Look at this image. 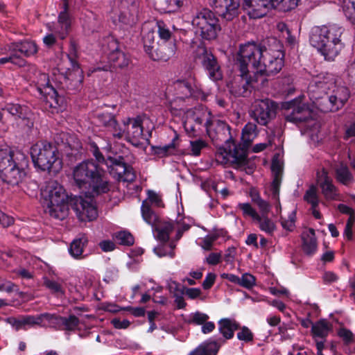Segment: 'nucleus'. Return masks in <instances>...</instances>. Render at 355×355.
<instances>
[{
	"mask_svg": "<svg viewBox=\"0 0 355 355\" xmlns=\"http://www.w3.org/2000/svg\"><path fill=\"white\" fill-rule=\"evenodd\" d=\"M73 175L79 189H87L85 198L79 196L73 199V209L80 220H93L98 213L92 198L107 193L111 188L106 172L91 159L78 164L73 169Z\"/></svg>",
	"mask_w": 355,
	"mask_h": 355,
	"instance_id": "1",
	"label": "nucleus"
},
{
	"mask_svg": "<svg viewBox=\"0 0 355 355\" xmlns=\"http://www.w3.org/2000/svg\"><path fill=\"white\" fill-rule=\"evenodd\" d=\"M270 44L248 42L241 45L236 57V64L245 73L247 65L261 67L268 75L274 76L284 66L283 53L279 42L275 38L268 41Z\"/></svg>",
	"mask_w": 355,
	"mask_h": 355,
	"instance_id": "2",
	"label": "nucleus"
},
{
	"mask_svg": "<svg viewBox=\"0 0 355 355\" xmlns=\"http://www.w3.org/2000/svg\"><path fill=\"white\" fill-rule=\"evenodd\" d=\"M344 28L336 24L315 26L310 33L311 44L325 60L333 61L345 47Z\"/></svg>",
	"mask_w": 355,
	"mask_h": 355,
	"instance_id": "3",
	"label": "nucleus"
},
{
	"mask_svg": "<svg viewBox=\"0 0 355 355\" xmlns=\"http://www.w3.org/2000/svg\"><path fill=\"white\" fill-rule=\"evenodd\" d=\"M45 211L58 220H64L69 214V196L55 180L48 181L41 189Z\"/></svg>",
	"mask_w": 355,
	"mask_h": 355,
	"instance_id": "4",
	"label": "nucleus"
},
{
	"mask_svg": "<svg viewBox=\"0 0 355 355\" xmlns=\"http://www.w3.org/2000/svg\"><path fill=\"white\" fill-rule=\"evenodd\" d=\"M31 155L35 166L41 171L57 173L62 168L59 151L51 143H36L31 148Z\"/></svg>",
	"mask_w": 355,
	"mask_h": 355,
	"instance_id": "5",
	"label": "nucleus"
},
{
	"mask_svg": "<svg viewBox=\"0 0 355 355\" xmlns=\"http://www.w3.org/2000/svg\"><path fill=\"white\" fill-rule=\"evenodd\" d=\"M205 128L208 136L216 145H219L223 142L225 143L223 147L219 148L217 155L218 160L220 159H223L226 154L234 151V147L239 148L240 146L235 144L231 134L230 127L225 121L211 116V119L206 121Z\"/></svg>",
	"mask_w": 355,
	"mask_h": 355,
	"instance_id": "6",
	"label": "nucleus"
},
{
	"mask_svg": "<svg viewBox=\"0 0 355 355\" xmlns=\"http://www.w3.org/2000/svg\"><path fill=\"white\" fill-rule=\"evenodd\" d=\"M309 88L311 98L315 106L323 112H336L342 108L349 97L348 89L344 86H335L329 92L320 95L319 91Z\"/></svg>",
	"mask_w": 355,
	"mask_h": 355,
	"instance_id": "7",
	"label": "nucleus"
},
{
	"mask_svg": "<svg viewBox=\"0 0 355 355\" xmlns=\"http://www.w3.org/2000/svg\"><path fill=\"white\" fill-rule=\"evenodd\" d=\"M89 150L95 157L96 163H105L110 169V173L117 180L126 182H132L135 180V171L131 166L125 163L122 156L108 157L105 159L95 143L89 144Z\"/></svg>",
	"mask_w": 355,
	"mask_h": 355,
	"instance_id": "8",
	"label": "nucleus"
},
{
	"mask_svg": "<svg viewBox=\"0 0 355 355\" xmlns=\"http://www.w3.org/2000/svg\"><path fill=\"white\" fill-rule=\"evenodd\" d=\"M192 26L204 40L216 38L220 31V26L215 14L208 8L198 10L193 15Z\"/></svg>",
	"mask_w": 355,
	"mask_h": 355,
	"instance_id": "9",
	"label": "nucleus"
},
{
	"mask_svg": "<svg viewBox=\"0 0 355 355\" xmlns=\"http://www.w3.org/2000/svg\"><path fill=\"white\" fill-rule=\"evenodd\" d=\"M138 6L137 0H112L110 3V17L114 21L118 20L132 26L137 20Z\"/></svg>",
	"mask_w": 355,
	"mask_h": 355,
	"instance_id": "10",
	"label": "nucleus"
},
{
	"mask_svg": "<svg viewBox=\"0 0 355 355\" xmlns=\"http://www.w3.org/2000/svg\"><path fill=\"white\" fill-rule=\"evenodd\" d=\"M195 58L198 60L209 77L214 81L223 78V73L216 57L205 46L201 44L195 51Z\"/></svg>",
	"mask_w": 355,
	"mask_h": 355,
	"instance_id": "11",
	"label": "nucleus"
},
{
	"mask_svg": "<svg viewBox=\"0 0 355 355\" xmlns=\"http://www.w3.org/2000/svg\"><path fill=\"white\" fill-rule=\"evenodd\" d=\"M277 107V104L269 98L256 99L250 115L259 125H266L275 117Z\"/></svg>",
	"mask_w": 355,
	"mask_h": 355,
	"instance_id": "12",
	"label": "nucleus"
},
{
	"mask_svg": "<svg viewBox=\"0 0 355 355\" xmlns=\"http://www.w3.org/2000/svg\"><path fill=\"white\" fill-rule=\"evenodd\" d=\"M284 108L286 110L285 119L288 122L300 126L313 121L312 111L309 107L297 100L286 103Z\"/></svg>",
	"mask_w": 355,
	"mask_h": 355,
	"instance_id": "13",
	"label": "nucleus"
},
{
	"mask_svg": "<svg viewBox=\"0 0 355 355\" xmlns=\"http://www.w3.org/2000/svg\"><path fill=\"white\" fill-rule=\"evenodd\" d=\"M31 69L37 74L35 82L39 92L43 95L44 100L51 107L60 106L63 103V98L58 95L57 91L49 85V77L45 73H40L36 71L35 66H31Z\"/></svg>",
	"mask_w": 355,
	"mask_h": 355,
	"instance_id": "14",
	"label": "nucleus"
},
{
	"mask_svg": "<svg viewBox=\"0 0 355 355\" xmlns=\"http://www.w3.org/2000/svg\"><path fill=\"white\" fill-rule=\"evenodd\" d=\"M103 51L107 55L108 60L114 68L123 69L130 63L129 56L119 50L117 42L109 37L103 44Z\"/></svg>",
	"mask_w": 355,
	"mask_h": 355,
	"instance_id": "15",
	"label": "nucleus"
},
{
	"mask_svg": "<svg viewBox=\"0 0 355 355\" xmlns=\"http://www.w3.org/2000/svg\"><path fill=\"white\" fill-rule=\"evenodd\" d=\"M281 0H243V8L250 18L258 19L266 15L270 7L281 10Z\"/></svg>",
	"mask_w": 355,
	"mask_h": 355,
	"instance_id": "16",
	"label": "nucleus"
},
{
	"mask_svg": "<svg viewBox=\"0 0 355 355\" xmlns=\"http://www.w3.org/2000/svg\"><path fill=\"white\" fill-rule=\"evenodd\" d=\"M222 163H230L235 168L244 171L247 174H252L255 168V165L247 159V150L244 148H234V151L229 152L221 159Z\"/></svg>",
	"mask_w": 355,
	"mask_h": 355,
	"instance_id": "17",
	"label": "nucleus"
},
{
	"mask_svg": "<svg viewBox=\"0 0 355 355\" xmlns=\"http://www.w3.org/2000/svg\"><path fill=\"white\" fill-rule=\"evenodd\" d=\"M211 116V115L210 112L200 111L188 112L187 114L186 119L184 122V128L186 132L190 137L198 136L201 131V128L203 123L204 125L205 126L206 121L207 120H210Z\"/></svg>",
	"mask_w": 355,
	"mask_h": 355,
	"instance_id": "18",
	"label": "nucleus"
},
{
	"mask_svg": "<svg viewBox=\"0 0 355 355\" xmlns=\"http://www.w3.org/2000/svg\"><path fill=\"white\" fill-rule=\"evenodd\" d=\"M142 123L140 116L128 118L123 122V127L125 128V139L136 146L147 139L143 132Z\"/></svg>",
	"mask_w": 355,
	"mask_h": 355,
	"instance_id": "19",
	"label": "nucleus"
},
{
	"mask_svg": "<svg viewBox=\"0 0 355 355\" xmlns=\"http://www.w3.org/2000/svg\"><path fill=\"white\" fill-rule=\"evenodd\" d=\"M209 4L226 21H232L239 15L240 0H209Z\"/></svg>",
	"mask_w": 355,
	"mask_h": 355,
	"instance_id": "20",
	"label": "nucleus"
},
{
	"mask_svg": "<svg viewBox=\"0 0 355 355\" xmlns=\"http://www.w3.org/2000/svg\"><path fill=\"white\" fill-rule=\"evenodd\" d=\"M174 88L179 98L184 99L189 97L202 100L205 98L202 89L187 80H177L174 83Z\"/></svg>",
	"mask_w": 355,
	"mask_h": 355,
	"instance_id": "21",
	"label": "nucleus"
},
{
	"mask_svg": "<svg viewBox=\"0 0 355 355\" xmlns=\"http://www.w3.org/2000/svg\"><path fill=\"white\" fill-rule=\"evenodd\" d=\"M26 158L25 161H19L0 173L1 178L9 184H18L26 176V173L24 166L26 164Z\"/></svg>",
	"mask_w": 355,
	"mask_h": 355,
	"instance_id": "22",
	"label": "nucleus"
},
{
	"mask_svg": "<svg viewBox=\"0 0 355 355\" xmlns=\"http://www.w3.org/2000/svg\"><path fill=\"white\" fill-rule=\"evenodd\" d=\"M64 75L63 84L68 90L76 92L81 89L83 80V73L79 65L71 66Z\"/></svg>",
	"mask_w": 355,
	"mask_h": 355,
	"instance_id": "23",
	"label": "nucleus"
},
{
	"mask_svg": "<svg viewBox=\"0 0 355 355\" xmlns=\"http://www.w3.org/2000/svg\"><path fill=\"white\" fill-rule=\"evenodd\" d=\"M317 181L326 199H337L338 193H337L336 188L333 184L331 178L328 175V173L324 168H322L320 171H318Z\"/></svg>",
	"mask_w": 355,
	"mask_h": 355,
	"instance_id": "24",
	"label": "nucleus"
},
{
	"mask_svg": "<svg viewBox=\"0 0 355 355\" xmlns=\"http://www.w3.org/2000/svg\"><path fill=\"white\" fill-rule=\"evenodd\" d=\"M19 161H25L23 154L15 153L8 148L0 149V173Z\"/></svg>",
	"mask_w": 355,
	"mask_h": 355,
	"instance_id": "25",
	"label": "nucleus"
},
{
	"mask_svg": "<svg viewBox=\"0 0 355 355\" xmlns=\"http://www.w3.org/2000/svg\"><path fill=\"white\" fill-rule=\"evenodd\" d=\"M176 222H159L155 224L154 232L155 238L162 243H166L169 240L170 234L176 228Z\"/></svg>",
	"mask_w": 355,
	"mask_h": 355,
	"instance_id": "26",
	"label": "nucleus"
},
{
	"mask_svg": "<svg viewBox=\"0 0 355 355\" xmlns=\"http://www.w3.org/2000/svg\"><path fill=\"white\" fill-rule=\"evenodd\" d=\"M253 68L256 69V71L253 73V76L250 75L249 72L248 73V79L250 87L257 89L266 87L268 83V77L271 76L266 74L261 67Z\"/></svg>",
	"mask_w": 355,
	"mask_h": 355,
	"instance_id": "27",
	"label": "nucleus"
},
{
	"mask_svg": "<svg viewBox=\"0 0 355 355\" xmlns=\"http://www.w3.org/2000/svg\"><path fill=\"white\" fill-rule=\"evenodd\" d=\"M248 65H247V71L243 73L241 69L237 66L241 73V82L238 83L235 81L232 83L231 87V92L234 95L238 96H245L249 92V89L251 87L250 84L248 79V73L250 72L248 69Z\"/></svg>",
	"mask_w": 355,
	"mask_h": 355,
	"instance_id": "28",
	"label": "nucleus"
},
{
	"mask_svg": "<svg viewBox=\"0 0 355 355\" xmlns=\"http://www.w3.org/2000/svg\"><path fill=\"white\" fill-rule=\"evenodd\" d=\"M71 19L68 10L63 9L58 15V26L55 28V32L59 35L60 39L63 40L68 34L71 27Z\"/></svg>",
	"mask_w": 355,
	"mask_h": 355,
	"instance_id": "29",
	"label": "nucleus"
},
{
	"mask_svg": "<svg viewBox=\"0 0 355 355\" xmlns=\"http://www.w3.org/2000/svg\"><path fill=\"white\" fill-rule=\"evenodd\" d=\"M271 170L273 175L271 191L274 197H278L283 173L282 165L278 161L273 160L271 165Z\"/></svg>",
	"mask_w": 355,
	"mask_h": 355,
	"instance_id": "30",
	"label": "nucleus"
},
{
	"mask_svg": "<svg viewBox=\"0 0 355 355\" xmlns=\"http://www.w3.org/2000/svg\"><path fill=\"white\" fill-rule=\"evenodd\" d=\"M180 144L179 136L175 133L171 142L163 146L154 147L155 154L160 157L175 155L177 153Z\"/></svg>",
	"mask_w": 355,
	"mask_h": 355,
	"instance_id": "31",
	"label": "nucleus"
},
{
	"mask_svg": "<svg viewBox=\"0 0 355 355\" xmlns=\"http://www.w3.org/2000/svg\"><path fill=\"white\" fill-rule=\"evenodd\" d=\"M303 250L307 254H311L317 249V242L315 232L313 229H309L307 232L302 234Z\"/></svg>",
	"mask_w": 355,
	"mask_h": 355,
	"instance_id": "32",
	"label": "nucleus"
},
{
	"mask_svg": "<svg viewBox=\"0 0 355 355\" xmlns=\"http://www.w3.org/2000/svg\"><path fill=\"white\" fill-rule=\"evenodd\" d=\"M238 328L239 324L235 320L225 318L219 321V331L227 339L232 338Z\"/></svg>",
	"mask_w": 355,
	"mask_h": 355,
	"instance_id": "33",
	"label": "nucleus"
},
{
	"mask_svg": "<svg viewBox=\"0 0 355 355\" xmlns=\"http://www.w3.org/2000/svg\"><path fill=\"white\" fill-rule=\"evenodd\" d=\"M144 46L146 52L154 60H159L162 58L158 56L156 53V43L154 40L153 33L148 32L143 37Z\"/></svg>",
	"mask_w": 355,
	"mask_h": 355,
	"instance_id": "34",
	"label": "nucleus"
},
{
	"mask_svg": "<svg viewBox=\"0 0 355 355\" xmlns=\"http://www.w3.org/2000/svg\"><path fill=\"white\" fill-rule=\"evenodd\" d=\"M15 44V49L18 50L19 53L26 57L34 55L38 51L37 46L33 41L25 40Z\"/></svg>",
	"mask_w": 355,
	"mask_h": 355,
	"instance_id": "35",
	"label": "nucleus"
},
{
	"mask_svg": "<svg viewBox=\"0 0 355 355\" xmlns=\"http://www.w3.org/2000/svg\"><path fill=\"white\" fill-rule=\"evenodd\" d=\"M256 129L257 126L255 124L252 123H247L242 130L241 139L243 143V147L247 150V148L250 144L252 141L256 137Z\"/></svg>",
	"mask_w": 355,
	"mask_h": 355,
	"instance_id": "36",
	"label": "nucleus"
},
{
	"mask_svg": "<svg viewBox=\"0 0 355 355\" xmlns=\"http://www.w3.org/2000/svg\"><path fill=\"white\" fill-rule=\"evenodd\" d=\"M87 243V239L85 236L73 240L69 248L71 255L76 259H80Z\"/></svg>",
	"mask_w": 355,
	"mask_h": 355,
	"instance_id": "37",
	"label": "nucleus"
},
{
	"mask_svg": "<svg viewBox=\"0 0 355 355\" xmlns=\"http://www.w3.org/2000/svg\"><path fill=\"white\" fill-rule=\"evenodd\" d=\"M61 142L65 144L71 150L78 151L82 148L80 141L75 136L68 133L62 132L59 135Z\"/></svg>",
	"mask_w": 355,
	"mask_h": 355,
	"instance_id": "38",
	"label": "nucleus"
},
{
	"mask_svg": "<svg viewBox=\"0 0 355 355\" xmlns=\"http://www.w3.org/2000/svg\"><path fill=\"white\" fill-rule=\"evenodd\" d=\"M16 44H12L8 49L9 56L6 58H2V59L6 60L7 62H11L12 64L17 65L19 67H24L26 64V61L22 58L21 56L18 55L19 51L15 49Z\"/></svg>",
	"mask_w": 355,
	"mask_h": 355,
	"instance_id": "39",
	"label": "nucleus"
},
{
	"mask_svg": "<svg viewBox=\"0 0 355 355\" xmlns=\"http://www.w3.org/2000/svg\"><path fill=\"white\" fill-rule=\"evenodd\" d=\"M218 349L216 343L213 342L200 345L189 355H216Z\"/></svg>",
	"mask_w": 355,
	"mask_h": 355,
	"instance_id": "40",
	"label": "nucleus"
},
{
	"mask_svg": "<svg viewBox=\"0 0 355 355\" xmlns=\"http://www.w3.org/2000/svg\"><path fill=\"white\" fill-rule=\"evenodd\" d=\"M175 244L174 241H171L169 244L164 243L154 248L155 253L159 257L168 256L171 258L175 257L174 249Z\"/></svg>",
	"mask_w": 355,
	"mask_h": 355,
	"instance_id": "41",
	"label": "nucleus"
},
{
	"mask_svg": "<svg viewBox=\"0 0 355 355\" xmlns=\"http://www.w3.org/2000/svg\"><path fill=\"white\" fill-rule=\"evenodd\" d=\"M141 211L144 220L149 225L154 226L157 221V216L150 209L149 202L147 200L143 201Z\"/></svg>",
	"mask_w": 355,
	"mask_h": 355,
	"instance_id": "42",
	"label": "nucleus"
},
{
	"mask_svg": "<svg viewBox=\"0 0 355 355\" xmlns=\"http://www.w3.org/2000/svg\"><path fill=\"white\" fill-rule=\"evenodd\" d=\"M113 239L122 245L130 246L133 245L135 239L130 232L128 231H120L113 235Z\"/></svg>",
	"mask_w": 355,
	"mask_h": 355,
	"instance_id": "43",
	"label": "nucleus"
},
{
	"mask_svg": "<svg viewBox=\"0 0 355 355\" xmlns=\"http://www.w3.org/2000/svg\"><path fill=\"white\" fill-rule=\"evenodd\" d=\"M255 221L259 224V227L261 230L268 234H272L276 228L275 223L267 216V215H259V219H256Z\"/></svg>",
	"mask_w": 355,
	"mask_h": 355,
	"instance_id": "44",
	"label": "nucleus"
},
{
	"mask_svg": "<svg viewBox=\"0 0 355 355\" xmlns=\"http://www.w3.org/2000/svg\"><path fill=\"white\" fill-rule=\"evenodd\" d=\"M58 321L64 326L67 331H74L79 325L80 320L74 315H70L68 318L59 316Z\"/></svg>",
	"mask_w": 355,
	"mask_h": 355,
	"instance_id": "45",
	"label": "nucleus"
},
{
	"mask_svg": "<svg viewBox=\"0 0 355 355\" xmlns=\"http://www.w3.org/2000/svg\"><path fill=\"white\" fill-rule=\"evenodd\" d=\"M311 331L314 336L325 338L329 332L328 324L324 320H320L312 326Z\"/></svg>",
	"mask_w": 355,
	"mask_h": 355,
	"instance_id": "46",
	"label": "nucleus"
},
{
	"mask_svg": "<svg viewBox=\"0 0 355 355\" xmlns=\"http://www.w3.org/2000/svg\"><path fill=\"white\" fill-rule=\"evenodd\" d=\"M86 17L87 20L85 21L84 27L92 32L97 31L101 27V22L98 19V16L92 12H89Z\"/></svg>",
	"mask_w": 355,
	"mask_h": 355,
	"instance_id": "47",
	"label": "nucleus"
},
{
	"mask_svg": "<svg viewBox=\"0 0 355 355\" xmlns=\"http://www.w3.org/2000/svg\"><path fill=\"white\" fill-rule=\"evenodd\" d=\"M96 119L101 125L107 128L116 125V120L114 116L109 112L98 114Z\"/></svg>",
	"mask_w": 355,
	"mask_h": 355,
	"instance_id": "48",
	"label": "nucleus"
},
{
	"mask_svg": "<svg viewBox=\"0 0 355 355\" xmlns=\"http://www.w3.org/2000/svg\"><path fill=\"white\" fill-rule=\"evenodd\" d=\"M237 207L242 211L243 216L251 217L254 221L259 219V214L250 203H239Z\"/></svg>",
	"mask_w": 355,
	"mask_h": 355,
	"instance_id": "49",
	"label": "nucleus"
},
{
	"mask_svg": "<svg viewBox=\"0 0 355 355\" xmlns=\"http://www.w3.org/2000/svg\"><path fill=\"white\" fill-rule=\"evenodd\" d=\"M157 33L159 38L164 42L168 41L172 37V32L167 25L162 21L157 22Z\"/></svg>",
	"mask_w": 355,
	"mask_h": 355,
	"instance_id": "50",
	"label": "nucleus"
},
{
	"mask_svg": "<svg viewBox=\"0 0 355 355\" xmlns=\"http://www.w3.org/2000/svg\"><path fill=\"white\" fill-rule=\"evenodd\" d=\"M304 199L311 205L312 208L317 207L318 205V198L316 187L314 186L310 187V188L306 191L304 196Z\"/></svg>",
	"mask_w": 355,
	"mask_h": 355,
	"instance_id": "51",
	"label": "nucleus"
},
{
	"mask_svg": "<svg viewBox=\"0 0 355 355\" xmlns=\"http://www.w3.org/2000/svg\"><path fill=\"white\" fill-rule=\"evenodd\" d=\"M295 211H292L288 217L283 216L281 214V224L284 229L293 231L295 227Z\"/></svg>",
	"mask_w": 355,
	"mask_h": 355,
	"instance_id": "52",
	"label": "nucleus"
},
{
	"mask_svg": "<svg viewBox=\"0 0 355 355\" xmlns=\"http://www.w3.org/2000/svg\"><path fill=\"white\" fill-rule=\"evenodd\" d=\"M207 146V143L203 139H197L190 141L191 155L193 156H198L200 154L201 150Z\"/></svg>",
	"mask_w": 355,
	"mask_h": 355,
	"instance_id": "53",
	"label": "nucleus"
},
{
	"mask_svg": "<svg viewBox=\"0 0 355 355\" xmlns=\"http://www.w3.org/2000/svg\"><path fill=\"white\" fill-rule=\"evenodd\" d=\"M67 56L71 63V66L78 65L77 62L78 46L76 42L73 40L70 41L69 50V53L67 54Z\"/></svg>",
	"mask_w": 355,
	"mask_h": 355,
	"instance_id": "54",
	"label": "nucleus"
},
{
	"mask_svg": "<svg viewBox=\"0 0 355 355\" xmlns=\"http://www.w3.org/2000/svg\"><path fill=\"white\" fill-rule=\"evenodd\" d=\"M255 284V277L250 273L243 274L241 277H239V283L242 287L245 288H251Z\"/></svg>",
	"mask_w": 355,
	"mask_h": 355,
	"instance_id": "55",
	"label": "nucleus"
},
{
	"mask_svg": "<svg viewBox=\"0 0 355 355\" xmlns=\"http://www.w3.org/2000/svg\"><path fill=\"white\" fill-rule=\"evenodd\" d=\"M337 179L344 184H347L352 178V175L345 167H340L336 171Z\"/></svg>",
	"mask_w": 355,
	"mask_h": 355,
	"instance_id": "56",
	"label": "nucleus"
},
{
	"mask_svg": "<svg viewBox=\"0 0 355 355\" xmlns=\"http://www.w3.org/2000/svg\"><path fill=\"white\" fill-rule=\"evenodd\" d=\"M166 6L163 5L162 9L165 12H174L183 6L182 0H164Z\"/></svg>",
	"mask_w": 355,
	"mask_h": 355,
	"instance_id": "57",
	"label": "nucleus"
},
{
	"mask_svg": "<svg viewBox=\"0 0 355 355\" xmlns=\"http://www.w3.org/2000/svg\"><path fill=\"white\" fill-rule=\"evenodd\" d=\"M44 286L48 288L49 290H51L53 293H61L64 294V291L62 288V285L54 281L51 280L49 279H45L44 282Z\"/></svg>",
	"mask_w": 355,
	"mask_h": 355,
	"instance_id": "58",
	"label": "nucleus"
},
{
	"mask_svg": "<svg viewBox=\"0 0 355 355\" xmlns=\"http://www.w3.org/2000/svg\"><path fill=\"white\" fill-rule=\"evenodd\" d=\"M17 291V286L4 278L0 277V291L9 293Z\"/></svg>",
	"mask_w": 355,
	"mask_h": 355,
	"instance_id": "59",
	"label": "nucleus"
},
{
	"mask_svg": "<svg viewBox=\"0 0 355 355\" xmlns=\"http://www.w3.org/2000/svg\"><path fill=\"white\" fill-rule=\"evenodd\" d=\"M254 204L258 207L261 215H268L270 209V205L267 201L262 198H258Z\"/></svg>",
	"mask_w": 355,
	"mask_h": 355,
	"instance_id": "60",
	"label": "nucleus"
},
{
	"mask_svg": "<svg viewBox=\"0 0 355 355\" xmlns=\"http://www.w3.org/2000/svg\"><path fill=\"white\" fill-rule=\"evenodd\" d=\"M237 338L240 340L250 342L253 340V334L248 327H243L241 331L237 334Z\"/></svg>",
	"mask_w": 355,
	"mask_h": 355,
	"instance_id": "61",
	"label": "nucleus"
},
{
	"mask_svg": "<svg viewBox=\"0 0 355 355\" xmlns=\"http://www.w3.org/2000/svg\"><path fill=\"white\" fill-rule=\"evenodd\" d=\"M109 129L112 131V136L116 139H121L123 137H125V128H121L117 121H116V125L111 126Z\"/></svg>",
	"mask_w": 355,
	"mask_h": 355,
	"instance_id": "62",
	"label": "nucleus"
},
{
	"mask_svg": "<svg viewBox=\"0 0 355 355\" xmlns=\"http://www.w3.org/2000/svg\"><path fill=\"white\" fill-rule=\"evenodd\" d=\"M209 319V316L203 313L196 312L193 314L191 322L196 324H204Z\"/></svg>",
	"mask_w": 355,
	"mask_h": 355,
	"instance_id": "63",
	"label": "nucleus"
},
{
	"mask_svg": "<svg viewBox=\"0 0 355 355\" xmlns=\"http://www.w3.org/2000/svg\"><path fill=\"white\" fill-rule=\"evenodd\" d=\"M21 320L22 322L24 329H25L26 326H33L35 324H40V318H37V316H21Z\"/></svg>",
	"mask_w": 355,
	"mask_h": 355,
	"instance_id": "64",
	"label": "nucleus"
}]
</instances>
